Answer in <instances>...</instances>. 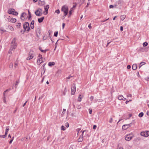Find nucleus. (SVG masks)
<instances>
[{
	"instance_id": "48",
	"label": "nucleus",
	"mask_w": 149,
	"mask_h": 149,
	"mask_svg": "<svg viewBox=\"0 0 149 149\" xmlns=\"http://www.w3.org/2000/svg\"><path fill=\"white\" fill-rule=\"evenodd\" d=\"M61 73V70H58L57 72V73Z\"/></svg>"
},
{
	"instance_id": "9",
	"label": "nucleus",
	"mask_w": 149,
	"mask_h": 149,
	"mask_svg": "<svg viewBox=\"0 0 149 149\" xmlns=\"http://www.w3.org/2000/svg\"><path fill=\"white\" fill-rule=\"evenodd\" d=\"M8 21L11 22L15 23L16 22V19L15 18H11L10 17H9L7 18Z\"/></svg>"
},
{
	"instance_id": "11",
	"label": "nucleus",
	"mask_w": 149,
	"mask_h": 149,
	"mask_svg": "<svg viewBox=\"0 0 149 149\" xmlns=\"http://www.w3.org/2000/svg\"><path fill=\"white\" fill-rule=\"evenodd\" d=\"M86 131V130H84L82 132V134L79 137L78 139V141L79 142H81L83 141V134L84 132Z\"/></svg>"
},
{
	"instance_id": "50",
	"label": "nucleus",
	"mask_w": 149,
	"mask_h": 149,
	"mask_svg": "<svg viewBox=\"0 0 149 149\" xmlns=\"http://www.w3.org/2000/svg\"><path fill=\"white\" fill-rule=\"evenodd\" d=\"M0 30L1 31H3V32H6V31L5 30L2 29H1V28L0 29Z\"/></svg>"
},
{
	"instance_id": "16",
	"label": "nucleus",
	"mask_w": 149,
	"mask_h": 149,
	"mask_svg": "<svg viewBox=\"0 0 149 149\" xmlns=\"http://www.w3.org/2000/svg\"><path fill=\"white\" fill-rule=\"evenodd\" d=\"M83 97V95H79V97L78 98V101L79 102H80L81 101V99H82V98Z\"/></svg>"
},
{
	"instance_id": "45",
	"label": "nucleus",
	"mask_w": 149,
	"mask_h": 149,
	"mask_svg": "<svg viewBox=\"0 0 149 149\" xmlns=\"http://www.w3.org/2000/svg\"><path fill=\"white\" fill-rule=\"evenodd\" d=\"M38 57L39 58H42V56L40 54L39 55Z\"/></svg>"
},
{
	"instance_id": "63",
	"label": "nucleus",
	"mask_w": 149,
	"mask_h": 149,
	"mask_svg": "<svg viewBox=\"0 0 149 149\" xmlns=\"http://www.w3.org/2000/svg\"><path fill=\"white\" fill-rule=\"evenodd\" d=\"M31 27L32 29L34 28V25H31Z\"/></svg>"
},
{
	"instance_id": "7",
	"label": "nucleus",
	"mask_w": 149,
	"mask_h": 149,
	"mask_svg": "<svg viewBox=\"0 0 149 149\" xmlns=\"http://www.w3.org/2000/svg\"><path fill=\"white\" fill-rule=\"evenodd\" d=\"M141 135L144 137H147L149 136V131L142 132L141 133Z\"/></svg>"
},
{
	"instance_id": "4",
	"label": "nucleus",
	"mask_w": 149,
	"mask_h": 149,
	"mask_svg": "<svg viewBox=\"0 0 149 149\" xmlns=\"http://www.w3.org/2000/svg\"><path fill=\"white\" fill-rule=\"evenodd\" d=\"M8 13L9 14H12L15 15H18V13L15 11V10L13 9H10L8 10Z\"/></svg>"
},
{
	"instance_id": "30",
	"label": "nucleus",
	"mask_w": 149,
	"mask_h": 149,
	"mask_svg": "<svg viewBox=\"0 0 149 149\" xmlns=\"http://www.w3.org/2000/svg\"><path fill=\"white\" fill-rule=\"evenodd\" d=\"M65 127L63 126V125H62L61 127V130H65Z\"/></svg>"
},
{
	"instance_id": "19",
	"label": "nucleus",
	"mask_w": 149,
	"mask_h": 149,
	"mask_svg": "<svg viewBox=\"0 0 149 149\" xmlns=\"http://www.w3.org/2000/svg\"><path fill=\"white\" fill-rule=\"evenodd\" d=\"M55 64V63L54 62H49L48 63V65L50 67L54 65Z\"/></svg>"
},
{
	"instance_id": "47",
	"label": "nucleus",
	"mask_w": 149,
	"mask_h": 149,
	"mask_svg": "<svg viewBox=\"0 0 149 149\" xmlns=\"http://www.w3.org/2000/svg\"><path fill=\"white\" fill-rule=\"evenodd\" d=\"M97 127V126L96 125H94L93 127V129H95Z\"/></svg>"
},
{
	"instance_id": "5",
	"label": "nucleus",
	"mask_w": 149,
	"mask_h": 149,
	"mask_svg": "<svg viewBox=\"0 0 149 149\" xmlns=\"http://www.w3.org/2000/svg\"><path fill=\"white\" fill-rule=\"evenodd\" d=\"M61 10L65 14V15H66L68 13V7L66 6H64L62 7Z\"/></svg>"
},
{
	"instance_id": "10",
	"label": "nucleus",
	"mask_w": 149,
	"mask_h": 149,
	"mask_svg": "<svg viewBox=\"0 0 149 149\" xmlns=\"http://www.w3.org/2000/svg\"><path fill=\"white\" fill-rule=\"evenodd\" d=\"M130 124H128L123 125L122 126V129L123 130H125L127 129L130 127Z\"/></svg>"
},
{
	"instance_id": "60",
	"label": "nucleus",
	"mask_w": 149,
	"mask_h": 149,
	"mask_svg": "<svg viewBox=\"0 0 149 149\" xmlns=\"http://www.w3.org/2000/svg\"><path fill=\"white\" fill-rule=\"evenodd\" d=\"M65 26V23H63L62 24V27H63V29H64V27Z\"/></svg>"
},
{
	"instance_id": "8",
	"label": "nucleus",
	"mask_w": 149,
	"mask_h": 149,
	"mask_svg": "<svg viewBox=\"0 0 149 149\" xmlns=\"http://www.w3.org/2000/svg\"><path fill=\"white\" fill-rule=\"evenodd\" d=\"M75 84H73L71 88V94L72 95H74L76 91Z\"/></svg>"
},
{
	"instance_id": "18",
	"label": "nucleus",
	"mask_w": 149,
	"mask_h": 149,
	"mask_svg": "<svg viewBox=\"0 0 149 149\" xmlns=\"http://www.w3.org/2000/svg\"><path fill=\"white\" fill-rule=\"evenodd\" d=\"M28 136L24 137L21 139V141H26L28 140Z\"/></svg>"
},
{
	"instance_id": "2",
	"label": "nucleus",
	"mask_w": 149,
	"mask_h": 149,
	"mask_svg": "<svg viewBox=\"0 0 149 149\" xmlns=\"http://www.w3.org/2000/svg\"><path fill=\"white\" fill-rule=\"evenodd\" d=\"M23 28L25 30L28 32L30 30V27L29 26V24L28 22H25L23 24Z\"/></svg>"
},
{
	"instance_id": "34",
	"label": "nucleus",
	"mask_w": 149,
	"mask_h": 149,
	"mask_svg": "<svg viewBox=\"0 0 149 149\" xmlns=\"http://www.w3.org/2000/svg\"><path fill=\"white\" fill-rule=\"evenodd\" d=\"M9 130V127H6L5 132H8Z\"/></svg>"
},
{
	"instance_id": "26",
	"label": "nucleus",
	"mask_w": 149,
	"mask_h": 149,
	"mask_svg": "<svg viewBox=\"0 0 149 149\" xmlns=\"http://www.w3.org/2000/svg\"><path fill=\"white\" fill-rule=\"evenodd\" d=\"M13 63H10L9 65V68L10 69H12L13 68Z\"/></svg>"
},
{
	"instance_id": "44",
	"label": "nucleus",
	"mask_w": 149,
	"mask_h": 149,
	"mask_svg": "<svg viewBox=\"0 0 149 149\" xmlns=\"http://www.w3.org/2000/svg\"><path fill=\"white\" fill-rule=\"evenodd\" d=\"M131 66L130 65H128L127 66V69H130L131 68Z\"/></svg>"
},
{
	"instance_id": "36",
	"label": "nucleus",
	"mask_w": 149,
	"mask_h": 149,
	"mask_svg": "<svg viewBox=\"0 0 149 149\" xmlns=\"http://www.w3.org/2000/svg\"><path fill=\"white\" fill-rule=\"evenodd\" d=\"M55 13L57 14H59L60 13V10L59 9L57 10H56Z\"/></svg>"
},
{
	"instance_id": "14",
	"label": "nucleus",
	"mask_w": 149,
	"mask_h": 149,
	"mask_svg": "<svg viewBox=\"0 0 149 149\" xmlns=\"http://www.w3.org/2000/svg\"><path fill=\"white\" fill-rule=\"evenodd\" d=\"M42 58H38V59L37 61V64L40 65V64L41 63H42L43 62V61L42 60Z\"/></svg>"
},
{
	"instance_id": "24",
	"label": "nucleus",
	"mask_w": 149,
	"mask_h": 149,
	"mask_svg": "<svg viewBox=\"0 0 149 149\" xmlns=\"http://www.w3.org/2000/svg\"><path fill=\"white\" fill-rule=\"evenodd\" d=\"M123 96L122 95H119L118 96V98L120 100H123Z\"/></svg>"
},
{
	"instance_id": "55",
	"label": "nucleus",
	"mask_w": 149,
	"mask_h": 149,
	"mask_svg": "<svg viewBox=\"0 0 149 149\" xmlns=\"http://www.w3.org/2000/svg\"><path fill=\"white\" fill-rule=\"evenodd\" d=\"M13 50H11V47L10 48V49L9 51V53H10V54H11L12 53V51H13Z\"/></svg>"
},
{
	"instance_id": "58",
	"label": "nucleus",
	"mask_w": 149,
	"mask_h": 149,
	"mask_svg": "<svg viewBox=\"0 0 149 149\" xmlns=\"http://www.w3.org/2000/svg\"><path fill=\"white\" fill-rule=\"evenodd\" d=\"M109 19V18H108L107 19L104 20H103V21H101V22H105L107 20H108Z\"/></svg>"
},
{
	"instance_id": "49",
	"label": "nucleus",
	"mask_w": 149,
	"mask_h": 149,
	"mask_svg": "<svg viewBox=\"0 0 149 149\" xmlns=\"http://www.w3.org/2000/svg\"><path fill=\"white\" fill-rule=\"evenodd\" d=\"M112 121H113L112 118H111L110 119V120H109V122L110 123H111L112 122Z\"/></svg>"
},
{
	"instance_id": "54",
	"label": "nucleus",
	"mask_w": 149,
	"mask_h": 149,
	"mask_svg": "<svg viewBox=\"0 0 149 149\" xmlns=\"http://www.w3.org/2000/svg\"><path fill=\"white\" fill-rule=\"evenodd\" d=\"M88 27L90 29H91V24H90L88 26Z\"/></svg>"
},
{
	"instance_id": "53",
	"label": "nucleus",
	"mask_w": 149,
	"mask_h": 149,
	"mask_svg": "<svg viewBox=\"0 0 149 149\" xmlns=\"http://www.w3.org/2000/svg\"><path fill=\"white\" fill-rule=\"evenodd\" d=\"M72 77V76H71V75H69L68 77H67V78L68 79H70V78Z\"/></svg>"
},
{
	"instance_id": "42",
	"label": "nucleus",
	"mask_w": 149,
	"mask_h": 149,
	"mask_svg": "<svg viewBox=\"0 0 149 149\" xmlns=\"http://www.w3.org/2000/svg\"><path fill=\"white\" fill-rule=\"evenodd\" d=\"M14 138V137H13L12 138V139L9 142V143L10 144H11L12 143V141H13V140Z\"/></svg>"
},
{
	"instance_id": "3",
	"label": "nucleus",
	"mask_w": 149,
	"mask_h": 149,
	"mask_svg": "<svg viewBox=\"0 0 149 149\" xmlns=\"http://www.w3.org/2000/svg\"><path fill=\"white\" fill-rule=\"evenodd\" d=\"M35 13L37 16H40L42 14V9L39 8L35 12Z\"/></svg>"
},
{
	"instance_id": "31",
	"label": "nucleus",
	"mask_w": 149,
	"mask_h": 149,
	"mask_svg": "<svg viewBox=\"0 0 149 149\" xmlns=\"http://www.w3.org/2000/svg\"><path fill=\"white\" fill-rule=\"evenodd\" d=\"M58 31L55 32L54 33V36H55V37H57V35H58Z\"/></svg>"
},
{
	"instance_id": "20",
	"label": "nucleus",
	"mask_w": 149,
	"mask_h": 149,
	"mask_svg": "<svg viewBox=\"0 0 149 149\" xmlns=\"http://www.w3.org/2000/svg\"><path fill=\"white\" fill-rule=\"evenodd\" d=\"M137 68L136 65L135 64L133 65L132 66V69L134 70H136Z\"/></svg>"
},
{
	"instance_id": "41",
	"label": "nucleus",
	"mask_w": 149,
	"mask_h": 149,
	"mask_svg": "<svg viewBox=\"0 0 149 149\" xmlns=\"http://www.w3.org/2000/svg\"><path fill=\"white\" fill-rule=\"evenodd\" d=\"M34 20H32L31 22V25H34Z\"/></svg>"
},
{
	"instance_id": "21",
	"label": "nucleus",
	"mask_w": 149,
	"mask_h": 149,
	"mask_svg": "<svg viewBox=\"0 0 149 149\" xmlns=\"http://www.w3.org/2000/svg\"><path fill=\"white\" fill-rule=\"evenodd\" d=\"M126 16L125 15H121L120 17V19L121 20L123 21L125 18Z\"/></svg>"
},
{
	"instance_id": "6",
	"label": "nucleus",
	"mask_w": 149,
	"mask_h": 149,
	"mask_svg": "<svg viewBox=\"0 0 149 149\" xmlns=\"http://www.w3.org/2000/svg\"><path fill=\"white\" fill-rule=\"evenodd\" d=\"M133 136V135L132 134H130L127 135L125 137V139L127 141H130Z\"/></svg>"
},
{
	"instance_id": "13",
	"label": "nucleus",
	"mask_w": 149,
	"mask_h": 149,
	"mask_svg": "<svg viewBox=\"0 0 149 149\" xmlns=\"http://www.w3.org/2000/svg\"><path fill=\"white\" fill-rule=\"evenodd\" d=\"M29 56L28 57L26 58V59L27 60H30L33 57V56L32 53H31V52H29Z\"/></svg>"
},
{
	"instance_id": "51",
	"label": "nucleus",
	"mask_w": 149,
	"mask_h": 149,
	"mask_svg": "<svg viewBox=\"0 0 149 149\" xmlns=\"http://www.w3.org/2000/svg\"><path fill=\"white\" fill-rule=\"evenodd\" d=\"M73 146L71 145L69 149H73Z\"/></svg>"
},
{
	"instance_id": "17",
	"label": "nucleus",
	"mask_w": 149,
	"mask_h": 149,
	"mask_svg": "<svg viewBox=\"0 0 149 149\" xmlns=\"http://www.w3.org/2000/svg\"><path fill=\"white\" fill-rule=\"evenodd\" d=\"M44 19V17H43L38 19V21L39 23H40L42 22Z\"/></svg>"
},
{
	"instance_id": "1",
	"label": "nucleus",
	"mask_w": 149,
	"mask_h": 149,
	"mask_svg": "<svg viewBox=\"0 0 149 149\" xmlns=\"http://www.w3.org/2000/svg\"><path fill=\"white\" fill-rule=\"evenodd\" d=\"M16 39L15 38H14L12 40L11 43V49L12 50H13L15 49L17 47L16 43H15Z\"/></svg>"
},
{
	"instance_id": "22",
	"label": "nucleus",
	"mask_w": 149,
	"mask_h": 149,
	"mask_svg": "<svg viewBox=\"0 0 149 149\" xmlns=\"http://www.w3.org/2000/svg\"><path fill=\"white\" fill-rule=\"evenodd\" d=\"M146 64V63L145 62H141L139 66V68H140L143 65Z\"/></svg>"
},
{
	"instance_id": "62",
	"label": "nucleus",
	"mask_w": 149,
	"mask_h": 149,
	"mask_svg": "<svg viewBox=\"0 0 149 149\" xmlns=\"http://www.w3.org/2000/svg\"><path fill=\"white\" fill-rule=\"evenodd\" d=\"M31 17V15H29V16L28 17V18L29 19H30Z\"/></svg>"
},
{
	"instance_id": "56",
	"label": "nucleus",
	"mask_w": 149,
	"mask_h": 149,
	"mask_svg": "<svg viewBox=\"0 0 149 149\" xmlns=\"http://www.w3.org/2000/svg\"><path fill=\"white\" fill-rule=\"evenodd\" d=\"M127 96L128 97H132V95L131 94H130L128 95Z\"/></svg>"
},
{
	"instance_id": "64",
	"label": "nucleus",
	"mask_w": 149,
	"mask_h": 149,
	"mask_svg": "<svg viewBox=\"0 0 149 149\" xmlns=\"http://www.w3.org/2000/svg\"><path fill=\"white\" fill-rule=\"evenodd\" d=\"M146 114L149 116V111H148L146 113Z\"/></svg>"
},
{
	"instance_id": "46",
	"label": "nucleus",
	"mask_w": 149,
	"mask_h": 149,
	"mask_svg": "<svg viewBox=\"0 0 149 149\" xmlns=\"http://www.w3.org/2000/svg\"><path fill=\"white\" fill-rule=\"evenodd\" d=\"M93 98H94V97H93V96H91L90 97V100H91V101H92L93 99Z\"/></svg>"
},
{
	"instance_id": "29",
	"label": "nucleus",
	"mask_w": 149,
	"mask_h": 149,
	"mask_svg": "<svg viewBox=\"0 0 149 149\" xmlns=\"http://www.w3.org/2000/svg\"><path fill=\"white\" fill-rule=\"evenodd\" d=\"M3 101L4 103L5 104H6V97L5 96H3Z\"/></svg>"
},
{
	"instance_id": "39",
	"label": "nucleus",
	"mask_w": 149,
	"mask_h": 149,
	"mask_svg": "<svg viewBox=\"0 0 149 149\" xmlns=\"http://www.w3.org/2000/svg\"><path fill=\"white\" fill-rule=\"evenodd\" d=\"M17 64H18V63L17 62H15L14 64V67L16 68L17 65Z\"/></svg>"
},
{
	"instance_id": "57",
	"label": "nucleus",
	"mask_w": 149,
	"mask_h": 149,
	"mask_svg": "<svg viewBox=\"0 0 149 149\" xmlns=\"http://www.w3.org/2000/svg\"><path fill=\"white\" fill-rule=\"evenodd\" d=\"M120 30L121 31H122L123 30V27L122 26H121L120 27Z\"/></svg>"
},
{
	"instance_id": "32",
	"label": "nucleus",
	"mask_w": 149,
	"mask_h": 149,
	"mask_svg": "<svg viewBox=\"0 0 149 149\" xmlns=\"http://www.w3.org/2000/svg\"><path fill=\"white\" fill-rule=\"evenodd\" d=\"M21 26V24L20 23H18L17 25V27L18 28H20Z\"/></svg>"
},
{
	"instance_id": "38",
	"label": "nucleus",
	"mask_w": 149,
	"mask_h": 149,
	"mask_svg": "<svg viewBox=\"0 0 149 149\" xmlns=\"http://www.w3.org/2000/svg\"><path fill=\"white\" fill-rule=\"evenodd\" d=\"M6 136L5 135H1L0 136V137H2L3 138H4L6 137Z\"/></svg>"
},
{
	"instance_id": "12",
	"label": "nucleus",
	"mask_w": 149,
	"mask_h": 149,
	"mask_svg": "<svg viewBox=\"0 0 149 149\" xmlns=\"http://www.w3.org/2000/svg\"><path fill=\"white\" fill-rule=\"evenodd\" d=\"M49 8V5H47L45 7L44 9L45 10V12L46 13L44 14L45 15H47L48 13V11Z\"/></svg>"
},
{
	"instance_id": "25",
	"label": "nucleus",
	"mask_w": 149,
	"mask_h": 149,
	"mask_svg": "<svg viewBox=\"0 0 149 149\" xmlns=\"http://www.w3.org/2000/svg\"><path fill=\"white\" fill-rule=\"evenodd\" d=\"M72 8H71L70 9V10L69 12V15L68 16V17H69L72 15Z\"/></svg>"
},
{
	"instance_id": "43",
	"label": "nucleus",
	"mask_w": 149,
	"mask_h": 149,
	"mask_svg": "<svg viewBox=\"0 0 149 149\" xmlns=\"http://www.w3.org/2000/svg\"><path fill=\"white\" fill-rule=\"evenodd\" d=\"M92 109H89V113L90 114H91L92 113Z\"/></svg>"
},
{
	"instance_id": "61",
	"label": "nucleus",
	"mask_w": 149,
	"mask_h": 149,
	"mask_svg": "<svg viewBox=\"0 0 149 149\" xmlns=\"http://www.w3.org/2000/svg\"><path fill=\"white\" fill-rule=\"evenodd\" d=\"M77 108L80 109L81 108V107L80 105H78L77 107Z\"/></svg>"
},
{
	"instance_id": "33",
	"label": "nucleus",
	"mask_w": 149,
	"mask_h": 149,
	"mask_svg": "<svg viewBox=\"0 0 149 149\" xmlns=\"http://www.w3.org/2000/svg\"><path fill=\"white\" fill-rule=\"evenodd\" d=\"M65 126L67 127H69V123H68V122L66 123L65 124Z\"/></svg>"
},
{
	"instance_id": "28",
	"label": "nucleus",
	"mask_w": 149,
	"mask_h": 149,
	"mask_svg": "<svg viewBox=\"0 0 149 149\" xmlns=\"http://www.w3.org/2000/svg\"><path fill=\"white\" fill-rule=\"evenodd\" d=\"M148 45V43L147 42H144L143 43V47H146Z\"/></svg>"
},
{
	"instance_id": "52",
	"label": "nucleus",
	"mask_w": 149,
	"mask_h": 149,
	"mask_svg": "<svg viewBox=\"0 0 149 149\" xmlns=\"http://www.w3.org/2000/svg\"><path fill=\"white\" fill-rule=\"evenodd\" d=\"M113 7V6L112 5H110V6H109V8H112Z\"/></svg>"
},
{
	"instance_id": "40",
	"label": "nucleus",
	"mask_w": 149,
	"mask_h": 149,
	"mask_svg": "<svg viewBox=\"0 0 149 149\" xmlns=\"http://www.w3.org/2000/svg\"><path fill=\"white\" fill-rule=\"evenodd\" d=\"M65 111H66V109H63V112H62V114H64L65 113Z\"/></svg>"
},
{
	"instance_id": "37",
	"label": "nucleus",
	"mask_w": 149,
	"mask_h": 149,
	"mask_svg": "<svg viewBox=\"0 0 149 149\" xmlns=\"http://www.w3.org/2000/svg\"><path fill=\"white\" fill-rule=\"evenodd\" d=\"M9 29H10V30H11V31H13L14 30L13 28L11 26H10V27Z\"/></svg>"
},
{
	"instance_id": "15",
	"label": "nucleus",
	"mask_w": 149,
	"mask_h": 149,
	"mask_svg": "<svg viewBox=\"0 0 149 149\" xmlns=\"http://www.w3.org/2000/svg\"><path fill=\"white\" fill-rule=\"evenodd\" d=\"M25 15H26V13H22L20 17V18L22 20H24V17Z\"/></svg>"
},
{
	"instance_id": "23",
	"label": "nucleus",
	"mask_w": 149,
	"mask_h": 149,
	"mask_svg": "<svg viewBox=\"0 0 149 149\" xmlns=\"http://www.w3.org/2000/svg\"><path fill=\"white\" fill-rule=\"evenodd\" d=\"M39 50L42 52L43 53H45L46 51H48V49H45V50H42L41 49V47H39Z\"/></svg>"
},
{
	"instance_id": "27",
	"label": "nucleus",
	"mask_w": 149,
	"mask_h": 149,
	"mask_svg": "<svg viewBox=\"0 0 149 149\" xmlns=\"http://www.w3.org/2000/svg\"><path fill=\"white\" fill-rule=\"evenodd\" d=\"M143 115V113L142 112H141L139 113V116L140 117H142Z\"/></svg>"
},
{
	"instance_id": "59",
	"label": "nucleus",
	"mask_w": 149,
	"mask_h": 149,
	"mask_svg": "<svg viewBox=\"0 0 149 149\" xmlns=\"http://www.w3.org/2000/svg\"><path fill=\"white\" fill-rule=\"evenodd\" d=\"M27 102V101H26L25 102V103H24V104L23 105V106H22L23 107H24V106L26 104V103Z\"/></svg>"
},
{
	"instance_id": "35",
	"label": "nucleus",
	"mask_w": 149,
	"mask_h": 149,
	"mask_svg": "<svg viewBox=\"0 0 149 149\" xmlns=\"http://www.w3.org/2000/svg\"><path fill=\"white\" fill-rule=\"evenodd\" d=\"M45 64H46V63L44 64H43V65L42 66V67L43 68V69H44V72L43 73V74L44 73V72H45V68H44L45 66Z\"/></svg>"
}]
</instances>
